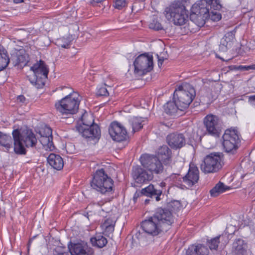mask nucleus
Listing matches in <instances>:
<instances>
[{"label":"nucleus","instance_id":"c03bdc74","mask_svg":"<svg viewBox=\"0 0 255 255\" xmlns=\"http://www.w3.org/2000/svg\"><path fill=\"white\" fill-rule=\"evenodd\" d=\"M252 65H234L233 66V69L235 70L244 71L252 70Z\"/></svg>","mask_w":255,"mask_h":255},{"label":"nucleus","instance_id":"ddd939ff","mask_svg":"<svg viewBox=\"0 0 255 255\" xmlns=\"http://www.w3.org/2000/svg\"><path fill=\"white\" fill-rule=\"evenodd\" d=\"M153 219L157 220L165 231L170 229L174 222L172 213L166 209H158L153 215Z\"/></svg>","mask_w":255,"mask_h":255},{"label":"nucleus","instance_id":"6e6552de","mask_svg":"<svg viewBox=\"0 0 255 255\" xmlns=\"http://www.w3.org/2000/svg\"><path fill=\"white\" fill-rule=\"evenodd\" d=\"M203 125L207 134L218 137L220 136L222 129V122L219 116L207 114L203 119Z\"/></svg>","mask_w":255,"mask_h":255},{"label":"nucleus","instance_id":"f8f14e48","mask_svg":"<svg viewBox=\"0 0 255 255\" xmlns=\"http://www.w3.org/2000/svg\"><path fill=\"white\" fill-rule=\"evenodd\" d=\"M109 132L113 140L117 142L127 141L129 137L125 128L118 122H113L109 128Z\"/></svg>","mask_w":255,"mask_h":255},{"label":"nucleus","instance_id":"dca6fc26","mask_svg":"<svg viewBox=\"0 0 255 255\" xmlns=\"http://www.w3.org/2000/svg\"><path fill=\"white\" fill-rule=\"evenodd\" d=\"M132 176L135 182L142 184L151 180L153 175L146 169L137 165L133 166L132 170Z\"/></svg>","mask_w":255,"mask_h":255},{"label":"nucleus","instance_id":"7ed1b4c3","mask_svg":"<svg viewBox=\"0 0 255 255\" xmlns=\"http://www.w3.org/2000/svg\"><path fill=\"white\" fill-rule=\"evenodd\" d=\"M166 18L175 25H182L188 20V11L181 2L174 1L164 11Z\"/></svg>","mask_w":255,"mask_h":255},{"label":"nucleus","instance_id":"72a5a7b5","mask_svg":"<svg viewBox=\"0 0 255 255\" xmlns=\"http://www.w3.org/2000/svg\"><path fill=\"white\" fill-rule=\"evenodd\" d=\"M9 62L8 56L0 49V71L5 68Z\"/></svg>","mask_w":255,"mask_h":255},{"label":"nucleus","instance_id":"49530a36","mask_svg":"<svg viewBox=\"0 0 255 255\" xmlns=\"http://www.w3.org/2000/svg\"><path fill=\"white\" fill-rule=\"evenodd\" d=\"M62 41L63 42V44L60 45L61 47L64 48H68L71 45V41L67 39V38H63Z\"/></svg>","mask_w":255,"mask_h":255},{"label":"nucleus","instance_id":"b1692460","mask_svg":"<svg viewBox=\"0 0 255 255\" xmlns=\"http://www.w3.org/2000/svg\"><path fill=\"white\" fill-rule=\"evenodd\" d=\"M83 135L86 138L99 139L101 136L100 128L97 125H93L83 131Z\"/></svg>","mask_w":255,"mask_h":255},{"label":"nucleus","instance_id":"c756f323","mask_svg":"<svg viewBox=\"0 0 255 255\" xmlns=\"http://www.w3.org/2000/svg\"><path fill=\"white\" fill-rule=\"evenodd\" d=\"M39 141L46 150L52 151L55 147L53 142V136L40 135Z\"/></svg>","mask_w":255,"mask_h":255},{"label":"nucleus","instance_id":"473e14b6","mask_svg":"<svg viewBox=\"0 0 255 255\" xmlns=\"http://www.w3.org/2000/svg\"><path fill=\"white\" fill-rule=\"evenodd\" d=\"M143 122V121L141 118L134 117L131 120L130 123L133 132H135L142 128Z\"/></svg>","mask_w":255,"mask_h":255},{"label":"nucleus","instance_id":"f257e3e1","mask_svg":"<svg viewBox=\"0 0 255 255\" xmlns=\"http://www.w3.org/2000/svg\"><path fill=\"white\" fill-rule=\"evenodd\" d=\"M56 91H62L63 95H66L55 104V109L62 116H69L76 114L79 110L81 101L79 94L72 88L67 86H60Z\"/></svg>","mask_w":255,"mask_h":255},{"label":"nucleus","instance_id":"3c124183","mask_svg":"<svg viewBox=\"0 0 255 255\" xmlns=\"http://www.w3.org/2000/svg\"><path fill=\"white\" fill-rule=\"evenodd\" d=\"M103 0H92L91 2L100 3Z\"/></svg>","mask_w":255,"mask_h":255},{"label":"nucleus","instance_id":"6ab92c4d","mask_svg":"<svg viewBox=\"0 0 255 255\" xmlns=\"http://www.w3.org/2000/svg\"><path fill=\"white\" fill-rule=\"evenodd\" d=\"M232 253L233 255H251L247 243L241 239H236L234 242Z\"/></svg>","mask_w":255,"mask_h":255},{"label":"nucleus","instance_id":"bb28decb","mask_svg":"<svg viewBox=\"0 0 255 255\" xmlns=\"http://www.w3.org/2000/svg\"><path fill=\"white\" fill-rule=\"evenodd\" d=\"M164 112L169 116H174L177 113L178 110H179V107L177 104L175 100L174 101H168L163 106Z\"/></svg>","mask_w":255,"mask_h":255},{"label":"nucleus","instance_id":"f03ea898","mask_svg":"<svg viewBox=\"0 0 255 255\" xmlns=\"http://www.w3.org/2000/svg\"><path fill=\"white\" fill-rule=\"evenodd\" d=\"M91 187L103 195L114 192V181L103 168L98 169L94 174L90 183Z\"/></svg>","mask_w":255,"mask_h":255},{"label":"nucleus","instance_id":"20e7f679","mask_svg":"<svg viewBox=\"0 0 255 255\" xmlns=\"http://www.w3.org/2000/svg\"><path fill=\"white\" fill-rule=\"evenodd\" d=\"M196 95L195 89L190 84L180 85L174 92V99L179 107V110L184 111L188 108Z\"/></svg>","mask_w":255,"mask_h":255},{"label":"nucleus","instance_id":"864d4df0","mask_svg":"<svg viewBox=\"0 0 255 255\" xmlns=\"http://www.w3.org/2000/svg\"><path fill=\"white\" fill-rule=\"evenodd\" d=\"M252 70H255V64L252 65Z\"/></svg>","mask_w":255,"mask_h":255},{"label":"nucleus","instance_id":"a18cd8bd","mask_svg":"<svg viewBox=\"0 0 255 255\" xmlns=\"http://www.w3.org/2000/svg\"><path fill=\"white\" fill-rule=\"evenodd\" d=\"M12 136L14 140V142L19 141L22 140V135H21L19 131L18 130H14L12 132Z\"/></svg>","mask_w":255,"mask_h":255},{"label":"nucleus","instance_id":"1a4fd4ad","mask_svg":"<svg viewBox=\"0 0 255 255\" xmlns=\"http://www.w3.org/2000/svg\"><path fill=\"white\" fill-rule=\"evenodd\" d=\"M223 145L227 152L236 151L241 142L238 131L235 128H229L225 131L222 136Z\"/></svg>","mask_w":255,"mask_h":255},{"label":"nucleus","instance_id":"412c9836","mask_svg":"<svg viewBox=\"0 0 255 255\" xmlns=\"http://www.w3.org/2000/svg\"><path fill=\"white\" fill-rule=\"evenodd\" d=\"M208 248L201 244L190 245L186 250V255H209Z\"/></svg>","mask_w":255,"mask_h":255},{"label":"nucleus","instance_id":"a878e982","mask_svg":"<svg viewBox=\"0 0 255 255\" xmlns=\"http://www.w3.org/2000/svg\"><path fill=\"white\" fill-rule=\"evenodd\" d=\"M195 3L209 9L210 6L211 9L213 8L215 10H219L222 7L220 0H200Z\"/></svg>","mask_w":255,"mask_h":255},{"label":"nucleus","instance_id":"393cba45","mask_svg":"<svg viewBox=\"0 0 255 255\" xmlns=\"http://www.w3.org/2000/svg\"><path fill=\"white\" fill-rule=\"evenodd\" d=\"M21 139L26 147L35 146L37 141L34 133L28 130L25 133L22 134Z\"/></svg>","mask_w":255,"mask_h":255},{"label":"nucleus","instance_id":"37998d69","mask_svg":"<svg viewBox=\"0 0 255 255\" xmlns=\"http://www.w3.org/2000/svg\"><path fill=\"white\" fill-rule=\"evenodd\" d=\"M127 4L126 0H115L114 2V7L118 9H122Z\"/></svg>","mask_w":255,"mask_h":255},{"label":"nucleus","instance_id":"ea45409f","mask_svg":"<svg viewBox=\"0 0 255 255\" xmlns=\"http://www.w3.org/2000/svg\"><path fill=\"white\" fill-rule=\"evenodd\" d=\"M106 85H101L97 88V94L99 96H108L109 92L106 88Z\"/></svg>","mask_w":255,"mask_h":255},{"label":"nucleus","instance_id":"4be33fe9","mask_svg":"<svg viewBox=\"0 0 255 255\" xmlns=\"http://www.w3.org/2000/svg\"><path fill=\"white\" fill-rule=\"evenodd\" d=\"M141 193L147 197H154L157 201L160 200V196L162 194V190L155 187L153 185L150 184L146 187L142 189Z\"/></svg>","mask_w":255,"mask_h":255},{"label":"nucleus","instance_id":"f704fd0d","mask_svg":"<svg viewBox=\"0 0 255 255\" xmlns=\"http://www.w3.org/2000/svg\"><path fill=\"white\" fill-rule=\"evenodd\" d=\"M115 223L112 219L108 218L101 225L102 228L105 232L112 233L114 231Z\"/></svg>","mask_w":255,"mask_h":255},{"label":"nucleus","instance_id":"9d476101","mask_svg":"<svg viewBox=\"0 0 255 255\" xmlns=\"http://www.w3.org/2000/svg\"><path fill=\"white\" fill-rule=\"evenodd\" d=\"M209 16V9L194 3L191 8L190 20L198 27L203 26Z\"/></svg>","mask_w":255,"mask_h":255},{"label":"nucleus","instance_id":"4468645a","mask_svg":"<svg viewBox=\"0 0 255 255\" xmlns=\"http://www.w3.org/2000/svg\"><path fill=\"white\" fill-rule=\"evenodd\" d=\"M157 220L153 219V215L141 223V227L148 235L156 236L161 232L165 231Z\"/></svg>","mask_w":255,"mask_h":255},{"label":"nucleus","instance_id":"8fccbe9b","mask_svg":"<svg viewBox=\"0 0 255 255\" xmlns=\"http://www.w3.org/2000/svg\"><path fill=\"white\" fill-rule=\"evenodd\" d=\"M165 185H166V183L164 182H161L159 184V186H160V188H163L164 187H165Z\"/></svg>","mask_w":255,"mask_h":255},{"label":"nucleus","instance_id":"0eeeda50","mask_svg":"<svg viewBox=\"0 0 255 255\" xmlns=\"http://www.w3.org/2000/svg\"><path fill=\"white\" fill-rule=\"evenodd\" d=\"M134 73L142 76L151 72L153 69V56L148 53L138 56L133 62Z\"/></svg>","mask_w":255,"mask_h":255},{"label":"nucleus","instance_id":"423d86ee","mask_svg":"<svg viewBox=\"0 0 255 255\" xmlns=\"http://www.w3.org/2000/svg\"><path fill=\"white\" fill-rule=\"evenodd\" d=\"M223 156L220 153L214 152L206 155L201 165V170L205 173H214L219 171L223 165Z\"/></svg>","mask_w":255,"mask_h":255},{"label":"nucleus","instance_id":"c85d7f7f","mask_svg":"<svg viewBox=\"0 0 255 255\" xmlns=\"http://www.w3.org/2000/svg\"><path fill=\"white\" fill-rule=\"evenodd\" d=\"M230 189V187L225 185L221 182H219L210 191V193L212 197H215Z\"/></svg>","mask_w":255,"mask_h":255},{"label":"nucleus","instance_id":"9b49d317","mask_svg":"<svg viewBox=\"0 0 255 255\" xmlns=\"http://www.w3.org/2000/svg\"><path fill=\"white\" fill-rule=\"evenodd\" d=\"M140 162L143 167L148 170L149 173L159 174L163 170L161 161L157 157L148 154H142L140 157Z\"/></svg>","mask_w":255,"mask_h":255},{"label":"nucleus","instance_id":"4c0bfd02","mask_svg":"<svg viewBox=\"0 0 255 255\" xmlns=\"http://www.w3.org/2000/svg\"><path fill=\"white\" fill-rule=\"evenodd\" d=\"M52 129L49 127L46 126L42 128L39 131V135L48 136L50 138H51V136H52Z\"/></svg>","mask_w":255,"mask_h":255},{"label":"nucleus","instance_id":"5fc2aeb1","mask_svg":"<svg viewBox=\"0 0 255 255\" xmlns=\"http://www.w3.org/2000/svg\"><path fill=\"white\" fill-rule=\"evenodd\" d=\"M218 58H220V59H221L222 60L224 61V59H223V58H222L220 57H218Z\"/></svg>","mask_w":255,"mask_h":255},{"label":"nucleus","instance_id":"79ce46f5","mask_svg":"<svg viewBox=\"0 0 255 255\" xmlns=\"http://www.w3.org/2000/svg\"><path fill=\"white\" fill-rule=\"evenodd\" d=\"M222 18L221 14L218 11H211L209 13L208 19H210L213 21H218Z\"/></svg>","mask_w":255,"mask_h":255},{"label":"nucleus","instance_id":"cd10ccee","mask_svg":"<svg viewBox=\"0 0 255 255\" xmlns=\"http://www.w3.org/2000/svg\"><path fill=\"white\" fill-rule=\"evenodd\" d=\"M90 242L93 246L99 248L104 247L108 243L107 238L101 234H96L94 237H91Z\"/></svg>","mask_w":255,"mask_h":255},{"label":"nucleus","instance_id":"7c9ffc66","mask_svg":"<svg viewBox=\"0 0 255 255\" xmlns=\"http://www.w3.org/2000/svg\"><path fill=\"white\" fill-rule=\"evenodd\" d=\"M235 38V32L229 31L226 33L222 40L221 44L220 45V49L223 51H227L228 45Z\"/></svg>","mask_w":255,"mask_h":255},{"label":"nucleus","instance_id":"c9c22d12","mask_svg":"<svg viewBox=\"0 0 255 255\" xmlns=\"http://www.w3.org/2000/svg\"><path fill=\"white\" fill-rule=\"evenodd\" d=\"M22 140L14 142V151L18 154L24 155L26 153V149L24 146Z\"/></svg>","mask_w":255,"mask_h":255},{"label":"nucleus","instance_id":"58836bf2","mask_svg":"<svg viewBox=\"0 0 255 255\" xmlns=\"http://www.w3.org/2000/svg\"><path fill=\"white\" fill-rule=\"evenodd\" d=\"M54 255H69V252L65 247L57 246L53 251Z\"/></svg>","mask_w":255,"mask_h":255},{"label":"nucleus","instance_id":"5701e85b","mask_svg":"<svg viewBox=\"0 0 255 255\" xmlns=\"http://www.w3.org/2000/svg\"><path fill=\"white\" fill-rule=\"evenodd\" d=\"M47 160L48 164L54 169L57 170L63 169L64 161L59 155L51 153L48 156Z\"/></svg>","mask_w":255,"mask_h":255},{"label":"nucleus","instance_id":"de8ad7c7","mask_svg":"<svg viewBox=\"0 0 255 255\" xmlns=\"http://www.w3.org/2000/svg\"><path fill=\"white\" fill-rule=\"evenodd\" d=\"M25 97L23 95H19L17 97V102L21 103H24L25 101Z\"/></svg>","mask_w":255,"mask_h":255},{"label":"nucleus","instance_id":"f3484780","mask_svg":"<svg viewBox=\"0 0 255 255\" xmlns=\"http://www.w3.org/2000/svg\"><path fill=\"white\" fill-rule=\"evenodd\" d=\"M166 142L171 148L177 149L185 145L186 139L182 133H171L167 136Z\"/></svg>","mask_w":255,"mask_h":255},{"label":"nucleus","instance_id":"a211bd4d","mask_svg":"<svg viewBox=\"0 0 255 255\" xmlns=\"http://www.w3.org/2000/svg\"><path fill=\"white\" fill-rule=\"evenodd\" d=\"M199 178V171L198 167L194 164H190L188 173L183 178L185 186L191 187L198 182Z\"/></svg>","mask_w":255,"mask_h":255},{"label":"nucleus","instance_id":"2eb2a0df","mask_svg":"<svg viewBox=\"0 0 255 255\" xmlns=\"http://www.w3.org/2000/svg\"><path fill=\"white\" fill-rule=\"evenodd\" d=\"M68 250L71 255H94V250L83 241L71 243Z\"/></svg>","mask_w":255,"mask_h":255},{"label":"nucleus","instance_id":"603ef678","mask_svg":"<svg viewBox=\"0 0 255 255\" xmlns=\"http://www.w3.org/2000/svg\"><path fill=\"white\" fill-rule=\"evenodd\" d=\"M23 1V0H14V2L17 3H20Z\"/></svg>","mask_w":255,"mask_h":255},{"label":"nucleus","instance_id":"2f4dec72","mask_svg":"<svg viewBox=\"0 0 255 255\" xmlns=\"http://www.w3.org/2000/svg\"><path fill=\"white\" fill-rule=\"evenodd\" d=\"M12 139L10 136L0 131V145L5 148L6 151H8L12 147Z\"/></svg>","mask_w":255,"mask_h":255},{"label":"nucleus","instance_id":"39448f33","mask_svg":"<svg viewBox=\"0 0 255 255\" xmlns=\"http://www.w3.org/2000/svg\"><path fill=\"white\" fill-rule=\"evenodd\" d=\"M32 76H27L30 83L37 89H42L45 84L49 73V68L45 62L40 60L31 67Z\"/></svg>","mask_w":255,"mask_h":255},{"label":"nucleus","instance_id":"a19ab883","mask_svg":"<svg viewBox=\"0 0 255 255\" xmlns=\"http://www.w3.org/2000/svg\"><path fill=\"white\" fill-rule=\"evenodd\" d=\"M149 27L155 30H159L162 29L161 24L156 19L153 18L149 24Z\"/></svg>","mask_w":255,"mask_h":255},{"label":"nucleus","instance_id":"e433bc0d","mask_svg":"<svg viewBox=\"0 0 255 255\" xmlns=\"http://www.w3.org/2000/svg\"><path fill=\"white\" fill-rule=\"evenodd\" d=\"M220 236H217L210 240L207 241V244L211 250H217L220 244Z\"/></svg>","mask_w":255,"mask_h":255},{"label":"nucleus","instance_id":"09e8293b","mask_svg":"<svg viewBox=\"0 0 255 255\" xmlns=\"http://www.w3.org/2000/svg\"><path fill=\"white\" fill-rule=\"evenodd\" d=\"M157 58H158V65L159 67H161L162 65V64L164 62V59L163 57H159L157 55Z\"/></svg>","mask_w":255,"mask_h":255},{"label":"nucleus","instance_id":"aec40b11","mask_svg":"<svg viewBox=\"0 0 255 255\" xmlns=\"http://www.w3.org/2000/svg\"><path fill=\"white\" fill-rule=\"evenodd\" d=\"M172 151L166 145L159 148L157 152V158L165 165H170L172 163Z\"/></svg>","mask_w":255,"mask_h":255}]
</instances>
